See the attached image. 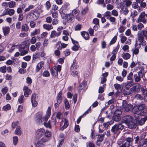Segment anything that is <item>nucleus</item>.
<instances>
[{
    "instance_id": "nucleus-63",
    "label": "nucleus",
    "mask_w": 147,
    "mask_h": 147,
    "mask_svg": "<svg viewBox=\"0 0 147 147\" xmlns=\"http://www.w3.org/2000/svg\"><path fill=\"white\" fill-rule=\"evenodd\" d=\"M42 75L44 77H47L50 76V74L48 71L46 70L43 72Z\"/></svg>"
},
{
    "instance_id": "nucleus-58",
    "label": "nucleus",
    "mask_w": 147,
    "mask_h": 147,
    "mask_svg": "<svg viewBox=\"0 0 147 147\" xmlns=\"http://www.w3.org/2000/svg\"><path fill=\"white\" fill-rule=\"evenodd\" d=\"M8 91V89L7 87H5L2 88L1 90V92L4 94H5Z\"/></svg>"
},
{
    "instance_id": "nucleus-7",
    "label": "nucleus",
    "mask_w": 147,
    "mask_h": 147,
    "mask_svg": "<svg viewBox=\"0 0 147 147\" xmlns=\"http://www.w3.org/2000/svg\"><path fill=\"white\" fill-rule=\"evenodd\" d=\"M62 18L63 19H67L68 22H70L72 21L74 16L72 14H63L61 15Z\"/></svg>"
},
{
    "instance_id": "nucleus-29",
    "label": "nucleus",
    "mask_w": 147,
    "mask_h": 147,
    "mask_svg": "<svg viewBox=\"0 0 147 147\" xmlns=\"http://www.w3.org/2000/svg\"><path fill=\"white\" fill-rule=\"evenodd\" d=\"M43 28L49 31L50 30L53 28V27L51 24L49 25L47 24H44L43 25Z\"/></svg>"
},
{
    "instance_id": "nucleus-61",
    "label": "nucleus",
    "mask_w": 147,
    "mask_h": 147,
    "mask_svg": "<svg viewBox=\"0 0 147 147\" xmlns=\"http://www.w3.org/2000/svg\"><path fill=\"white\" fill-rule=\"evenodd\" d=\"M61 113L60 112H58L56 114V116L54 117L55 119H56V118H58L59 120H60L61 119Z\"/></svg>"
},
{
    "instance_id": "nucleus-55",
    "label": "nucleus",
    "mask_w": 147,
    "mask_h": 147,
    "mask_svg": "<svg viewBox=\"0 0 147 147\" xmlns=\"http://www.w3.org/2000/svg\"><path fill=\"white\" fill-rule=\"evenodd\" d=\"M119 45L118 44L116 48L115 49L113 50V51L112 52V53L113 54H115L118 51V50L119 48Z\"/></svg>"
},
{
    "instance_id": "nucleus-8",
    "label": "nucleus",
    "mask_w": 147,
    "mask_h": 147,
    "mask_svg": "<svg viewBox=\"0 0 147 147\" xmlns=\"http://www.w3.org/2000/svg\"><path fill=\"white\" fill-rule=\"evenodd\" d=\"M45 132V130L42 128L38 129L36 132V139H40L44 134Z\"/></svg>"
},
{
    "instance_id": "nucleus-49",
    "label": "nucleus",
    "mask_w": 147,
    "mask_h": 147,
    "mask_svg": "<svg viewBox=\"0 0 147 147\" xmlns=\"http://www.w3.org/2000/svg\"><path fill=\"white\" fill-rule=\"evenodd\" d=\"M56 32L55 30H53L51 31V35L50 37L52 38H55L56 36Z\"/></svg>"
},
{
    "instance_id": "nucleus-52",
    "label": "nucleus",
    "mask_w": 147,
    "mask_h": 147,
    "mask_svg": "<svg viewBox=\"0 0 147 147\" xmlns=\"http://www.w3.org/2000/svg\"><path fill=\"white\" fill-rule=\"evenodd\" d=\"M92 22L95 25H99V20L98 19L95 18L93 19Z\"/></svg>"
},
{
    "instance_id": "nucleus-31",
    "label": "nucleus",
    "mask_w": 147,
    "mask_h": 147,
    "mask_svg": "<svg viewBox=\"0 0 147 147\" xmlns=\"http://www.w3.org/2000/svg\"><path fill=\"white\" fill-rule=\"evenodd\" d=\"M86 147H95V145L94 143L90 141L87 142L86 143Z\"/></svg>"
},
{
    "instance_id": "nucleus-24",
    "label": "nucleus",
    "mask_w": 147,
    "mask_h": 147,
    "mask_svg": "<svg viewBox=\"0 0 147 147\" xmlns=\"http://www.w3.org/2000/svg\"><path fill=\"white\" fill-rule=\"evenodd\" d=\"M131 92V88L130 89L125 88L123 91V94L125 96L129 95Z\"/></svg>"
},
{
    "instance_id": "nucleus-60",
    "label": "nucleus",
    "mask_w": 147,
    "mask_h": 147,
    "mask_svg": "<svg viewBox=\"0 0 147 147\" xmlns=\"http://www.w3.org/2000/svg\"><path fill=\"white\" fill-rule=\"evenodd\" d=\"M34 6H33V5H30L28 6V7L26 8L24 10V11L25 12H26L29 11L31 9H32L34 8Z\"/></svg>"
},
{
    "instance_id": "nucleus-50",
    "label": "nucleus",
    "mask_w": 147,
    "mask_h": 147,
    "mask_svg": "<svg viewBox=\"0 0 147 147\" xmlns=\"http://www.w3.org/2000/svg\"><path fill=\"white\" fill-rule=\"evenodd\" d=\"M135 98L138 100H142L143 99V97L140 94H137L135 96Z\"/></svg>"
},
{
    "instance_id": "nucleus-37",
    "label": "nucleus",
    "mask_w": 147,
    "mask_h": 147,
    "mask_svg": "<svg viewBox=\"0 0 147 147\" xmlns=\"http://www.w3.org/2000/svg\"><path fill=\"white\" fill-rule=\"evenodd\" d=\"M8 15L10 16H12L14 15L15 13V10L13 9L7 8Z\"/></svg>"
},
{
    "instance_id": "nucleus-4",
    "label": "nucleus",
    "mask_w": 147,
    "mask_h": 147,
    "mask_svg": "<svg viewBox=\"0 0 147 147\" xmlns=\"http://www.w3.org/2000/svg\"><path fill=\"white\" fill-rule=\"evenodd\" d=\"M122 112L120 109H117L115 112L113 117V119L116 121H118L120 120L121 119V115Z\"/></svg>"
},
{
    "instance_id": "nucleus-12",
    "label": "nucleus",
    "mask_w": 147,
    "mask_h": 147,
    "mask_svg": "<svg viewBox=\"0 0 147 147\" xmlns=\"http://www.w3.org/2000/svg\"><path fill=\"white\" fill-rule=\"evenodd\" d=\"M123 122L127 124L133 119V118L130 115H126L123 117Z\"/></svg>"
},
{
    "instance_id": "nucleus-36",
    "label": "nucleus",
    "mask_w": 147,
    "mask_h": 147,
    "mask_svg": "<svg viewBox=\"0 0 147 147\" xmlns=\"http://www.w3.org/2000/svg\"><path fill=\"white\" fill-rule=\"evenodd\" d=\"M65 106L66 109L68 110L69 108L70 105L68 101L66 99L64 100Z\"/></svg>"
},
{
    "instance_id": "nucleus-13",
    "label": "nucleus",
    "mask_w": 147,
    "mask_h": 147,
    "mask_svg": "<svg viewBox=\"0 0 147 147\" xmlns=\"http://www.w3.org/2000/svg\"><path fill=\"white\" fill-rule=\"evenodd\" d=\"M36 94L34 93L32 94L31 96V102L33 107H35L37 105V102L36 100Z\"/></svg>"
},
{
    "instance_id": "nucleus-33",
    "label": "nucleus",
    "mask_w": 147,
    "mask_h": 147,
    "mask_svg": "<svg viewBox=\"0 0 147 147\" xmlns=\"http://www.w3.org/2000/svg\"><path fill=\"white\" fill-rule=\"evenodd\" d=\"M2 109L3 110L7 111L10 110L11 109V107L9 104H7L6 105L4 106Z\"/></svg>"
},
{
    "instance_id": "nucleus-32",
    "label": "nucleus",
    "mask_w": 147,
    "mask_h": 147,
    "mask_svg": "<svg viewBox=\"0 0 147 147\" xmlns=\"http://www.w3.org/2000/svg\"><path fill=\"white\" fill-rule=\"evenodd\" d=\"M40 33V30L39 29H35L33 32L31 33V36H32L39 34Z\"/></svg>"
},
{
    "instance_id": "nucleus-16",
    "label": "nucleus",
    "mask_w": 147,
    "mask_h": 147,
    "mask_svg": "<svg viewBox=\"0 0 147 147\" xmlns=\"http://www.w3.org/2000/svg\"><path fill=\"white\" fill-rule=\"evenodd\" d=\"M30 13L32 15V17L35 20L39 17L40 15L39 12L36 10H34L33 11Z\"/></svg>"
},
{
    "instance_id": "nucleus-42",
    "label": "nucleus",
    "mask_w": 147,
    "mask_h": 147,
    "mask_svg": "<svg viewBox=\"0 0 147 147\" xmlns=\"http://www.w3.org/2000/svg\"><path fill=\"white\" fill-rule=\"evenodd\" d=\"M130 55L128 53H127L124 54L123 55V58L125 59H129L130 57Z\"/></svg>"
},
{
    "instance_id": "nucleus-39",
    "label": "nucleus",
    "mask_w": 147,
    "mask_h": 147,
    "mask_svg": "<svg viewBox=\"0 0 147 147\" xmlns=\"http://www.w3.org/2000/svg\"><path fill=\"white\" fill-rule=\"evenodd\" d=\"M133 74L132 72H130L127 76V79L128 80L133 81Z\"/></svg>"
},
{
    "instance_id": "nucleus-2",
    "label": "nucleus",
    "mask_w": 147,
    "mask_h": 147,
    "mask_svg": "<svg viewBox=\"0 0 147 147\" xmlns=\"http://www.w3.org/2000/svg\"><path fill=\"white\" fill-rule=\"evenodd\" d=\"M124 128V126L121 123H118L113 126L111 129V132L113 135L118 134Z\"/></svg>"
},
{
    "instance_id": "nucleus-14",
    "label": "nucleus",
    "mask_w": 147,
    "mask_h": 147,
    "mask_svg": "<svg viewBox=\"0 0 147 147\" xmlns=\"http://www.w3.org/2000/svg\"><path fill=\"white\" fill-rule=\"evenodd\" d=\"M23 90L24 92V95L26 97H28L32 92L31 90L29 89L28 86H24V87Z\"/></svg>"
},
{
    "instance_id": "nucleus-6",
    "label": "nucleus",
    "mask_w": 147,
    "mask_h": 147,
    "mask_svg": "<svg viewBox=\"0 0 147 147\" xmlns=\"http://www.w3.org/2000/svg\"><path fill=\"white\" fill-rule=\"evenodd\" d=\"M146 16L144 11L142 12L140 15L139 17L137 19V21L138 22H142L144 24H146L147 22V19L145 17Z\"/></svg>"
},
{
    "instance_id": "nucleus-48",
    "label": "nucleus",
    "mask_w": 147,
    "mask_h": 147,
    "mask_svg": "<svg viewBox=\"0 0 147 147\" xmlns=\"http://www.w3.org/2000/svg\"><path fill=\"white\" fill-rule=\"evenodd\" d=\"M6 70L7 69L6 66H4L0 68V71L3 73H5L6 72Z\"/></svg>"
},
{
    "instance_id": "nucleus-26",
    "label": "nucleus",
    "mask_w": 147,
    "mask_h": 147,
    "mask_svg": "<svg viewBox=\"0 0 147 147\" xmlns=\"http://www.w3.org/2000/svg\"><path fill=\"white\" fill-rule=\"evenodd\" d=\"M26 21L28 22H30L34 20H35L33 17L32 15L30 13L26 17Z\"/></svg>"
},
{
    "instance_id": "nucleus-64",
    "label": "nucleus",
    "mask_w": 147,
    "mask_h": 147,
    "mask_svg": "<svg viewBox=\"0 0 147 147\" xmlns=\"http://www.w3.org/2000/svg\"><path fill=\"white\" fill-rule=\"evenodd\" d=\"M139 145L140 146H143L144 145H145L146 146L147 145V140H144V141L142 142V143L141 142H140Z\"/></svg>"
},
{
    "instance_id": "nucleus-21",
    "label": "nucleus",
    "mask_w": 147,
    "mask_h": 147,
    "mask_svg": "<svg viewBox=\"0 0 147 147\" xmlns=\"http://www.w3.org/2000/svg\"><path fill=\"white\" fill-rule=\"evenodd\" d=\"M120 12L121 13H123L124 14L126 15L128 14L129 11L126 7L123 6L121 7Z\"/></svg>"
},
{
    "instance_id": "nucleus-47",
    "label": "nucleus",
    "mask_w": 147,
    "mask_h": 147,
    "mask_svg": "<svg viewBox=\"0 0 147 147\" xmlns=\"http://www.w3.org/2000/svg\"><path fill=\"white\" fill-rule=\"evenodd\" d=\"M13 144L16 145L17 144L18 142V137L15 136L13 137Z\"/></svg>"
},
{
    "instance_id": "nucleus-1",
    "label": "nucleus",
    "mask_w": 147,
    "mask_h": 147,
    "mask_svg": "<svg viewBox=\"0 0 147 147\" xmlns=\"http://www.w3.org/2000/svg\"><path fill=\"white\" fill-rule=\"evenodd\" d=\"M47 141V138L45 136L41 139L36 138L34 142V146L35 147H45Z\"/></svg>"
},
{
    "instance_id": "nucleus-44",
    "label": "nucleus",
    "mask_w": 147,
    "mask_h": 147,
    "mask_svg": "<svg viewBox=\"0 0 147 147\" xmlns=\"http://www.w3.org/2000/svg\"><path fill=\"white\" fill-rule=\"evenodd\" d=\"M104 137V135H98L97 140L100 141V142H102L103 140V138Z\"/></svg>"
},
{
    "instance_id": "nucleus-28",
    "label": "nucleus",
    "mask_w": 147,
    "mask_h": 147,
    "mask_svg": "<svg viewBox=\"0 0 147 147\" xmlns=\"http://www.w3.org/2000/svg\"><path fill=\"white\" fill-rule=\"evenodd\" d=\"M29 29V27L26 24H22L21 28V30L23 32H27Z\"/></svg>"
},
{
    "instance_id": "nucleus-10",
    "label": "nucleus",
    "mask_w": 147,
    "mask_h": 147,
    "mask_svg": "<svg viewBox=\"0 0 147 147\" xmlns=\"http://www.w3.org/2000/svg\"><path fill=\"white\" fill-rule=\"evenodd\" d=\"M145 107L144 104H140L138 107L140 111H141V115H145L147 114V111L145 110L144 109Z\"/></svg>"
},
{
    "instance_id": "nucleus-51",
    "label": "nucleus",
    "mask_w": 147,
    "mask_h": 147,
    "mask_svg": "<svg viewBox=\"0 0 147 147\" xmlns=\"http://www.w3.org/2000/svg\"><path fill=\"white\" fill-rule=\"evenodd\" d=\"M44 124L46 127H49L50 128H51V127L50 121H49L47 123L44 122Z\"/></svg>"
},
{
    "instance_id": "nucleus-27",
    "label": "nucleus",
    "mask_w": 147,
    "mask_h": 147,
    "mask_svg": "<svg viewBox=\"0 0 147 147\" xmlns=\"http://www.w3.org/2000/svg\"><path fill=\"white\" fill-rule=\"evenodd\" d=\"M147 120V117H144V118H142L140 120L138 121V124L139 125L141 126L144 124L145 121Z\"/></svg>"
},
{
    "instance_id": "nucleus-57",
    "label": "nucleus",
    "mask_w": 147,
    "mask_h": 147,
    "mask_svg": "<svg viewBox=\"0 0 147 147\" xmlns=\"http://www.w3.org/2000/svg\"><path fill=\"white\" fill-rule=\"evenodd\" d=\"M44 134L45 136V137L47 138L48 137H49L51 136V133L48 131H46Z\"/></svg>"
},
{
    "instance_id": "nucleus-15",
    "label": "nucleus",
    "mask_w": 147,
    "mask_h": 147,
    "mask_svg": "<svg viewBox=\"0 0 147 147\" xmlns=\"http://www.w3.org/2000/svg\"><path fill=\"white\" fill-rule=\"evenodd\" d=\"M128 127L131 129L136 128L137 126L136 122L133 119L131 121L129 122L127 124Z\"/></svg>"
},
{
    "instance_id": "nucleus-19",
    "label": "nucleus",
    "mask_w": 147,
    "mask_h": 147,
    "mask_svg": "<svg viewBox=\"0 0 147 147\" xmlns=\"http://www.w3.org/2000/svg\"><path fill=\"white\" fill-rule=\"evenodd\" d=\"M62 91H60L57 95V102L58 103L60 104L62 101Z\"/></svg>"
},
{
    "instance_id": "nucleus-34",
    "label": "nucleus",
    "mask_w": 147,
    "mask_h": 147,
    "mask_svg": "<svg viewBox=\"0 0 147 147\" xmlns=\"http://www.w3.org/2000/svg\"><path fill=\"white\" fill-rule=\"evenodd\" d=\"M134 78L135 81L136 82H139L141 80V77L137 74H134Z\"/></svg>"
},
{
    "instance_id": "nucleus-53",
    "label": "nucleus",
    "mask_w": 147,
    "mask_h": 147,
    "mask_svg": "<svg viewBox=\"0 0 147 147\" xmlns=\"http://www.w3.org/2000/svg\"><path fill=\"white\" fill-rule=\"evenodd\" d=\"M45 6L47 10H48L49 9L51 6L50 2L49 1H48L46 3Z\"/></svg>"
},
{
    "instance_id": "nucleus-43",
    "label": "nucleus",
    "mask_w": 147,
    "mask_h": 147,
    "mask_svg": "<svg viewBox=\"0 0 147 147\" xmlns=\"http://www.w3.org/2000/svg\"><path fill=\"white\" fill-rule=\"evenodd\" d=\"M117 39V37L115 36L112 39L110 43H109V45H111L112 44H114L116 42Z\"/></svg>"
},
{
    "instance_id": "nucleus-18",
    "label": "nucleus",
    "mask_w": 147,
    "mask_h": 147,
    "mask_svg": "<svg viewBox=\"0 0 147 147\" xmlns=\"http://www.w3.org/2000/svg\"><path fill=\"white\" fill-rule=\"evenodd\" d=\"M51 114V109L50 107H49L46 112L45 117L43 118V119L45 121H47L48 118L50 117Z\"/></svg>"
},
{
    "instance_id": "nucleus-62",
    "label": "nucleus",
    "mask_w": 147,
    "mask_h": 147,
    "mask_svg": "<svg viewBox=\"0 0 147 147\" xmlns=\"http://www.w3.org/2000/svg\"><path fill=\"white\" fill-rule=\"evenodd\" d=\"M114 87L116 89L118 90L119 89H121V85L118 84H115L114 85Z\"/></svg>"
},
{
    "instance_id": "nucleus-40",
    "label": "nucleus",
    "mask_w": 147,
    "mask_h": 147,
    "mask_svg": "<svg viewBox=\"0 0 147 147\" xmlns=\"http://www.w3.org/2000/svg\"><path fill=\"white\" fill-rule=\"evenodd\" d=\"M144 74V69H141L138 73V75L141 78H142Z\"/></svg>"
},
{
    "instance_id": "nucleus-35",
    "label": "nucleus",
    "mask_w": 147,
    "mask_h": 147,
    "mask_svg": "<svg viewBox=\"0 0 147 147\" xmlns=\"http://www.w3.org/2000/svg\"><path fill=\"white\" fill-rule=\"evenodd\" d=\"M58 72L54 67L51 69V73L52 74V75L54 76H57L58 75Z\"/></svg>"
},
{
    "instance_id": "nucleus-3",
    "label": "nucleus",
    "mask_w": 147,
    "mask_h": 147,
    "mask_svg": "<svg viewBox=\"0 0 147 147\" xmlns=\"http://www.w3.org/2000/svg\"><path fill=\"white\" fill-rule=\"evenodd\" d=\"M20 55L23 56L27 54L29 50V46L26 44L21 45L19 49Z\"/></svg>"
},
{
    "instance_id": "nucleus-17",
    "label": "nucleus",
    "mask_w": 147,
    "mask_h": 147,
    "mask_svg": "<svg viewBox=\"0 0 147 147\" xmlns=\"http://www.w3.org/2000/svg\"><path fill=\"white\" fill-rule=\"evenodd\" d=\"M138 40L142 45H144L146 44V42L144 40V37L141 34L138 35Z\"/></svg>"
},
{
    "instance_id": "nucleus-9",
    "label": "nucleus",
    "mask_w": 147,
    "mask_h": 147,
    "mask_svg": "<svg viewBox=\"0 0 147 147\" xmlns=\"http://www.w3.org/2000/svg\"><path fill=\"white\" fill-rule=\"evenodd\" d=\"M69 5V4L67 3H64L60 10L59 12L61 14L63 15L66 13V11L67 10V8Z\"/></svg>"
},
{
    "instance_id": "nucleus-30",
    "label": "nucleus",
    "mask_w": 147,
    "mask_h": 147,
    "mask_svg": "<svg viewBox=\"0 0 147 147\" xmlns=\"http://www.w3.org/2000/svg\"><path fill=\"white\" fill-rule=\"evenodd\" d=\"M15 134L18 135H20L21 134V131L20 130V127L19 126H17L16 129L14 132Z\"/></svg>"
},
{
    "instance_id": "nucleus-56",
    "label": "nucleus",
    "mask_w": 147,
    "mask_h": 147,
    "mask_svg": "<svg viewBox=\"0 0 147 147\" xmlns=\"http://www.w3.org/2000/svg\"><path fill=\"white\" fill-rule=\"evenodd\" d=\"M24 96L22 95H21L18 99V101L20 104L24 102Z\"/></svg>"
},
{
    "instance_id": "nucleus-54",
    "label": "nucleus",
    "mask_w": 147,
    "mask_h": 147,
    "mask_svg": "<svg viewBox=\"0 0 147 147\" xmlns=\"http://www.w3.org/2000/svg\"><path fill=\"white\" fill-rule=\"evenodd\" d=\"M131 84L130 82H127V83H125V89H129L130 88L131 86Z\"/></svg>"
},
{
    "instance_id": "nucleus-59",
    "label": "nucleus",
    "mask_w": 147,
    "mask_h": 147,
    "mask_svg": "<svg viewBox=\"0 0 147 147\" xmlns=\"http://www.w3.org/2000/svg\"><path fill=\"white\" fill-rule=\"evenodd\" d=\"M16 46V45H12L11 48L8 50V52L9 53L12 52L15 49Z\"/></svg>"
},
{
    "instance_id": "nucleus-25",
    "label": "nucleus",
    "mask_w": 147,
    "mask_h": 147,
    "mask_svg": "<svg viewBox=\"0 0 147 147\" xmlns=\"http://www.w3.org/2000/svg\"><path fill=\"white\" fill-rule=\"evenodd\" d=\"M40 54L39 53H35L33 55L32 62L34 63L35 60L39 57Z\"/></svg>"
},
{
    "instance_id": "nucleus-23",
    "label": "nucleus",
    "mask_w": 147,
    "mask_h": 147,
    "mask_svg": "<svg viewBox=\"0 0 147 147\" xmlns=\"http://www.w3.org/2000/svg\"><path fill=\"white\" fill-rule=\"evenodd\" d=\"M3 31L5 36L9 33L10 32V28L9 26H6L5 27H3Z\"/></svg>"
},
{
    "instance_id": "nucleus-11",
    "label": "nucleus",
    "mask_w": 147,
    "mask_h": 147,
    "mask_svg": "<svg viewBox=\"0 0 147 147\" xmlns=\"http://www.w3.org/2000/svg\"><path fill=\"white\" fill-rule=\"evenodd\" d=\"M140 85L138 84L132 86L131 88V90L132 93L138 92L140 91Z\"/></svg>"
},
{
    "instance_id": "nucleus-45",
    "label": "nucleus",
    "mask_w": 147,
    "mask_h": 147,
    "mask_svg": "<svg viewBox=\"0 0 147 147\" xmlns=\"http://www.w3.org/2000/svg\"><path fill=\"white\" fill-rule=\"evenodd\" d=\"M54 116H53L52 117V119L50 121L51 124V125H55L57 122L56 119H55Z\"/></svg>"
},
{
    "instance_id": "nucleus-20",
    "label": "nucleus",
    "mask_w": 147,
    "mask_h": 147,
    "mask_svg": "<svg viewBox=\"0 0 147 147\" xmlns=\"http://www.w3.org/2000/svg\"><path fill=\"white\" fill-rule=\"evenodd\" d=\"M132 111L134 113V116H136V115H139L140 113L141 114V111H140L138 107H133V109L132 110ZM135 118H137V116L136 117H135Z\"/></svg>"
},
{
    "instance_id": "nucleus-38",
    "label": "nucleus",
    "mask_w": 147,
    "mask_h": 147,
    "mask_svg": "<svg viewBox=\"0 0 147 147\" xmlns=\"http://www.w3.org/2000/svg\"><path fill=\"white\" fill-rule=\"evenodd\" d=\"M9 7L10 8H14L16 5V2L13 1H11L8 2Z\"/></svg>"
},
{
    "instance_id": "nucleus-22",
    "label": "nucleus",
    "mask_w": 147,
    "mask_h": 147,
    "mask_svg": "<svg viewBox=\"0 0 147 147\" xmlns=\"http://www.w3.org/2000/svg\"><path fill=\"white\" fill-rule=\"evenodd\" d=\"M44 65V62L43 61H41L38 63L36 67V72L39 71L40 69L42 68Z\"/></svg>"
},
{
    "instance_id": "nucleus-46",
    "label": "nucleus",
    "mask_w": 147,
    "mask_h": 147,
    "mask_svg": "<svg viewBox=\"0 0 147 147\" xmlns=\"http://www.w3.org/2000/svg\"><path fill=\"white\" fill-rule=\"evenodd\" d=\"M83 92L85 91L88 88V86L87 85V82L86 81H83Z\"/></svg>"
},
{
    "instance_id": "nucleus-5",
    "label": "nucleus",
    "mask_w": 147,
    "mask_h": 147,
    "mask_svg": "<svg viewBox=\"0 0 147 147\" xmlns=\"http://www.w3.org/2000/svg\"><path fill=\"white\" fill-rule=\"evenodd\" d=\"M123 107L125 112H127L132 110L133 105L130 103H128L125 101H123L122 104Z\"/></svg>"
},
{
    "instance_id": "nucleus-41",
    "label": "nucleus",
    "mask_w": 147,
    "mask_h": 147,
    "mask_svg": "<svg viewBox=\"0 0 147 147\" xmlns=\"http://www.w3.org/2000/svg\"><path fill=\"white\" fill-rule=\"evenodd\" d=\"M89 34L85 31H83V38L86 40H88L89 38Z\"/></svg>"
}]
</instances>
